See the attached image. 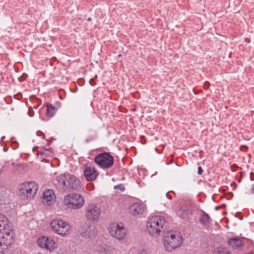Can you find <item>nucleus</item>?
<instances>
[{
  "label": "nucleus",
  "mask_w": 254,
  "mask_h": 254,
  "mask_svg": "<svg viewBox=\"0 0 254 254\" xmlns=\"http://www.w3.org/2000/svg\"><path fill=\"white\" fill-rule=\"evenodd\" d=\"M108 230L111 237L119 241L124 240L127 234V229L121 223H111L108 228Z\"/></svg>",
  "instance_id": "nucleus-8"
},
{
  "label": "nucleus",
  "mask_w": 254,
  "mask_h": 254,
  "mask_svg": "<svg viewBox=\"0 0 254 254\" xmlns=\"http://www.w3.org/2000/svg\"><path fill=\"white\" fill-rule=\"evenodd\" d=\"M216 254H231L229 251L225 248H219Z\"/></svg>",
  "instance_id": "nucleus-22"
},
{
  "label": "nucleus",
  "mask_w": 254,
  "mask_h": 254,
  "mask_svg": "<svg viewBox=\"0 0 254 254\" xmlns=\"http://www.w3.org/2000/svg\"><path fill=\"white\" fill-rule=\"evenodd\" d=\"M55 178L60 185L65 190H76L80 186V181L74 175L69 173L57 175Z\"/></svg>",
  "instance_id": "nucleus-3"
},
{
  "label": "nucleus",
  "mask_w": 254,
  "mask_h": 254,
  "mask_svg": "<svg viewBox=\"0 0 254 254\" xmlns=\"http://www.w3.org/2000/svg\"><path fill=\"white\" fill-rule=\"evenodd\" d=\"M94 160L95 163L102 169L110 168L114 163L113 156L106 152L98 154L95 158Z\"/></svg>",
  "instance_id": "nucleus-11"
},
{
  "label": "nucleus",
  "mask_w": 254,
  "mask_h": 254,
  "mask_svg": "<svg viewBox=\"0 0 254 254\" xmlns=\"http://www.w3.org/2000/svg\"><path fill=\"white\" fill-rule=\"evenodd\" d=\"M88 21H91V18H88Z\"/></svg>",
  "instance_id": "nucleus-28"
},
{
  "label": "nucleus",
  "mask_w": 254,
  "mask_h": 254,
  "mask_svg": "<svg viewBox=\"0 0 254 254\" xmlns=\"http://www.w3.org/2000/svg\"><path fill=\"white\" fill-rule=\"evenodd\" d=\"M99 254H108L109 251L108 248L104 246H101L97 250Z\"/></svg>",
  "instance_id": "nucleus-21"
},
{
  "label": "nucleus",
  "mask_w": 254,
  "mask_h": 254,
  "mask_svg": "<svg viewBox=\"0 0 254 254\" xmlns=\"http://www.w3.org/2000/svg\"><path fill=\"white\" fill-rule=\"evenodd\" d=\"M137 252V250L135 248H132L129 250V253L131 254L136 253Z\"/></svg>",
  "instance_id": "nucleus-25"
},
{
  "label": "nucleus",
  "mask_w": 254,
  "mask_h": 254,
  "mask_svg": "<svg viewBox=\"0 0 254 254\" xmlns=\"http://www.w3.org/2000/svg\"><path fill=\"white\" fill-rule=\"evenodd\" d=\"M37 243L40 248L50 252H54L58 248V245L56 241L52 238L46 236L39 237L37 240Z\"/></svg>",
  "instance_id": "nucleus-10"
},
{
  "label": "nucleus",
  "mask_w": 254,
  "mask_h": 254,
  "mask_svg": "<svg viewBox=\"0 0 254 254\" xmlns=\"http://www.w3.org/2000/svg\"><path fill=\"white\" fill-rule=\"evenodd\" d=\"M250 192L252 194H254V184L252 185Z\"/></svg>",
  "instance_id": "nucleus-27"
},
{
  "label": "nucleus",
  "mask_w": 254,
  "mask_h": 254,
  "mask_svg": "<svg viewBox=\"0 0 254 254\" xmlns=\"http://www.w3.org/2000/svg\"><path fill=\"white\" fill-rule=\"evenodd\" d=\"M164 223V219L161 217H151L146 225L147 231L152 236L157 237L160 234Z\"/></svg>",
  "instance_id": "nucleus-7"
},
{
  "label": "nucleus",
  "mask_w": 254,
  "mask_h": 254,
  "mask_svg": "<svg viewBox=\"0 0 254 254\" xmlns=\"http://www.w3.org/2000/svg\"><path fill=\"white\" fill-rule=\"evenodd\" d=\"M101 207L95 203L88 204L85 207V216L86 219L92 222L97 221L101 215Z\"/></svg>",
  "instance_id": "nucleus-9"
},
{
  "label": "nucleus",
  "mask_w": 254,
  "mask_h": 254,
  "mask_svg": "<svg viewBox=\"0 0 254 254\" xmlns=\"http://www.w3.org/2000/svg\"><path fill=\"white\" fill-rule=\"evenodd\" d=\"M52 154L53 151L49 146L40 147L37 152V155L43 159L46 157L51 156Z\"/></svg>",
  "instance_id": "nucleus-17"
},
{
  "label": "nucleus",
  "mask_w": 254,
  "mask_h": 254,
  "mask_svg": "<svg viewBox=\"0 0 254 254\" xmlns=\"http://www.w3.org/2000/svg\"><path fill=\"white\" fill-rule=\"evenodd\" d=\"M203 172L202 169L201 167H198V174L199 175H201Z\"/></svg>",
  "instance_id": "nucleus-26"
},
{
  "label": "nucleus",
  "mask_w": 254,
  "mask_h": 254,
  "mask_svg": "<svg viewBox=\"0 0 254 254\" xmlns=\"http://www.w3.org/2000/svg\"><path fill=\"white\" fill-rule=\"evenodd\" d=\"M56 112V108L51 105V104H47V112H46V115L47 116L49 117H53L54 114H55Z\"/></svg>",
  "instance_id": "nucleus-20"
},
{
  "label": "nucleus",
  "mask_w": 254,
  "mask_h": 254,
  "mask_svg": "<svg viewBox=\"0 0 254 254\" xmlns=\"http://www.w3.org/2000/svg\"><path fill=\"white\" fill-rule=\"evenodd\" d=\"M56 195L54 191L51 189L45 190L42 194V203L47 206L53 205L56 201Z\"/></svg>",
  "instance_id": "nucleus-12"
},
{
  "label": "nucleus",
  "mask_w": 254,
  "mask_h": 254,
  "mask_svg": "<svg viewBox=\"0 0 254 254\" xmlns=\"http://www.w3.org/2000/svg\"><path fill=\"white\" fill-rule=\"evenodd\" d=\"M229 243L230 246L233 249H238L243 245V243L241 240L236 238L230 239L229 241Z\"/></svg>",
  "instance_id": "nucleus-19"
},
{
  "label": "nucleus",
  "mask_w": 254,
  "mask_h": 254,
  "mask_svg": "<svg viewBox=\"0 0 254 254\" xmlns=\"http://www.w3.org/2000/svg\"><path fill=\"white\" fill-rule=\"evenodd\" d=\"M99 175L98 172L92 165H86L84 167V175L88 181H95Z\"/></svg>",
  "instance_id": "nucleus-13"
},
{
  "label": "nucleus",
  "mask_w": 254,
  "mask_h": 254,
  "mask_svg": "<svg viewBox=\"0 0 254 254\" xmlns=\"http://www.w3.org/2000/svg\"><path fill=\"white\" fill-rule=\"evenodd\" d=\"M12 226L4 215L0 213V254H3L14 241Z\"/></svg>",
  "instance_id": "nucleus-1"
},
{
  "label": "nucleus",
  "mask_w": 254,
  "mask_h": 254,
  "mask_svg": "<svg viewBox=\"0 0 254 254\" xmlns=\"http://www.w3.org/2000/svg\"><path fill=\"white\" fill-rule=\"evenodd\" d=\"M85 200L82 195L77 193H71L65 195L63 199V204L70 209H78L84 204Z\"/></svg>",
  "instance_id": "nucleus-5"
},
{
  "label": "nucleus",
  "mask_w": 254,
  "mask_h": 254,
  "mask_svg": "<svg viewBox=\"0 0 254 254\" xmlns=\"http://www.w3.org/2000/svg\"><path fill=\"white\" fill-rule=\"evenodd\" d=\"M94 228L87 225L80 228L79 231L81 235L86 238H90L94 234Z\"/></svg>",
  "instance_id": "nucleus-16"
},
{
  "label": "nucleus",
  "mask_w": 254,
  "mask_h": 254,
  "mask_svg": "<svg viewBox=\"0 0 254 254\" xmlns=\"http://www.w3.org/2000/svg\"><path fill=\"white\" fill-rule=\"evenodd\" d=\"M49 227L52 232L62 237H67L70 235L71 230V225L60 218L52 220L50 222Z\"/></svg>",
  "instance_id": "nucleus-2"
},
{
  "label": "nucleus",
  "mask_w": 254,
  "mask_h": 254,
  "mask_svg": "<svg viewBox=\"0 0 254 254\" xmlns=\"http://www.w3.org/2000/svg\"><path fill=\"white\" fill-rule=\"evenodd\" d=\"M137 254H149V253L146 250H142L138 251Z\"/></svg>",
  "instance_id": "nucleus-24"
},
{
  "label": "nucleus",
  "mask_w": 254,
  "mask_h": 254,
  "mask_svg": "<svg viewBox=\"0 0 254 254\" xmlns=\"http://www.w3.org/2000/svg\"><path fill=\"white\" fill-rule=\"evenodd\" d=\"M114 189L115 190L118 189L122 191H123L125 190V188L123 185L116 186H115Z\"/></svg>",
  "instance_id": "nucleus-23"
},
{
  "label": "nucleus",
  "mask_w": 254,
  "mask_h": 254,
  "mask_svg": "<svg viewBox=\"0 0 254 254\" xmlns=\"http://www.w3.org/2000/svg\"><path fill=\"white\" fill-rule=\"evenodd\" d=\"M38 190V186L35 182L33 181L24 182L19 186V195L23 199L30 200L35 196Z\"/></svg>",
  "instance_id": "nucleus-6"
},
{
  "label": "nucleus",
  "mask_w": 254,
  "mask_h": 254,
  "mask_svg": "<svg viewBox=\"0 0 254 254\" xmlns=\"http://www.w3.org/2000/svg\"><path fill=\"white\" fill-rule=\"evenodd\" d=\"M200 221L203 225L208 226L211 223V219L208 214L203 212L200 217Z\"/></svg>",
  "instance_id": "nucleus-18"
},
{
  "label": "nucleus",
  "mask_w": 254,
  "mask_h": 254,
  "mask_svg": "<svg viewBox=\"0 0 254 254\" xmlns=\"http://www.w3.org/2000/svg\"><path fill=\"white\" fill-rule=\"evenodd\" d=\"M183 242L181 234L178 232H169L166 233L163 238V242L165 249L172 252L179 247Z\"/></svg>",
  "instance_id": "nucleus-4"
},
{
  "label": "nucleus",
  "mask_w": 254,
  "mask_h": 254,
  "mask_svg": "<svg viewBox=\"0 0 254 254\" xmlns=\"http://www.w3.org/2000/svg\"><path fill=\"white\" fill-rule=\"evenodd\" d=\"M146 208V207L144 204L139 202H135L129 207V210L132 215H137L143 214Z\"/></svg>",
  "instance_id": "nucleus-14"
},
{
  "label": "nucleus",
  "mask_w": 254,
  "mask_h": 254,
  "mask_svg": "<svg viewBox=\"0 0 254 254\" xmlns=\"http://www.w3.org/2000/svg\"><path fill=\"white\" fill-rule=\"evenodd\" d=\"M192 211L186 206H183L177 211V215L181 219L188 220L191 216Z\"/></svg>",
  "instance_id": "nucleus-15"
},
{
  "label": "nucleus",
  "mask_w": 254,
  "mask_h": 254,
  "mask_svg": "<svg viewBox=\"0 0 254 254\" xmlns=\"http://www.w3.org/2000/svg\"><path fill=\"white\" fill-rule=\"evenodd\" d=\"M93 79H90V83L91 84V81H93Z\"/></svg>",
  "instance_id": "nucleus-29"
}]
</instances>
